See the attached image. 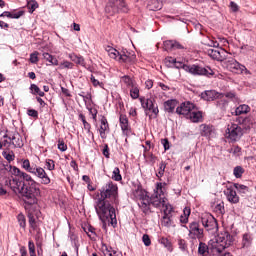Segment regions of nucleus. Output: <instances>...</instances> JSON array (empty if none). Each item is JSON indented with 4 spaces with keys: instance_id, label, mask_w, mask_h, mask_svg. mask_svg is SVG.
Returning a JSON list of instances; mask_svg holds the SVG:
<instances>
[{
    "instance_id": "6ab92c4d",
    "label": "nucleus",
    "mask_w": 256,
    "mask_h": 256,
    "mask_svg": "<svg viewBox=\"0 0 256 256\" xmlns=\"http://www.w3.org/2000/svg\"><path fill=\"white\" fill-rule=\"evenodd\" d=\"M223 97V93H219L215 90H206L201 93V98L204 101H215V99H221Z\"/></svg>"
},
{
    "instance_id": "bf43d9fd",
    "label": "nucleus",
    "mask_w": 256,
    "mask_h": 256,
    "mask_svg": "<svg viewBox=\"0 0 256 256\" xmlns=\"http://www.w3.org/2000/svg\"><path fill=\"white\" fill-rule=\"evenodd\" d=\"M83 230L88 234V237H91V235H89V233H92V235H96L95 234V227L87 224L83 227Z\"/></svg>"
},
{
    "instance_id": "e2e57ef3",
    "label": "nucleus",
    "mask_w": 256,
    "mask_h": 256,
    "mask_svg": "<svg viewBox=\"0 0 256 256\" xmlns=\"http://www.w3.org/2000/svg\"><path fill=\"white\" fill-rule=\"evenodd\" d=\"M174 67L176 69H183L184 71H187V68L186 67H189V65L187 64H184L183 62H180V61H177L174 62Z\"/></svg>"
},
{
    "instance_id": "5701e85b",
    "label": "nucleus",
    "mask_w": 256,
    "mask_h": 256,
    "mask_svg": "<svg viewBox=\"0 0 256 256\" xmlns=\"http://www.w3.org/2000/svg\"><path fill=\"white\" fill-rule=\"evenodd\" d=\"M201 135L202 137H207L208 139H211L215 137V128L213 126H209L207 124L201 125Z\"/></svg>"
},
{
    "instance_id": "6e6d98bb",
    "label": "nucleus",
    "mask_w": 256,
    "mask_h": 256,
    "mask_svg": "<svg viewBox=\"0 0 256 256\" xmlns=\"http://www.w3.org/2000/svg\"><path fill=\"white\" fill-rule=\"evenodd\" d=\"M38 8H39V3H37V1L28 2L29 13H33Z\"/></svg>"
},
{
    "instance_id": "5fc2aeb1",
    "label": "nucleus",
    "mask_w": 256,
    "mask_h": 256,
    "mask_svg": "<svg viewBox=\"0 0 256 256\" xmlns=\"http://www.w3.org/2000/svg\"><path fill=\"white\" fill-rule=\"evenodd\" d=\"M45 165H46V169H48V171H55V161L54 160L46 159Z\"/></svg>"
},
{
    "instance_id": "79ce46f5",
    "label": "nucleus",
    "mask_w": 256,
    "mask_h": 256,
    "mask_svg": "<svg viewBox=\"0 0 256 256\" xmlns=\"http://www.w3.org/2000/svg\"><path fill=\"white\" fill-rule=\"evenodd\" d=\"M165 169H167V163L165 161H161L158 172L156 173V177H158V179H161V177L165 175Z\"/></svg>"
},
{
    "instance_id": "9d476101",
    "label": "nucleus",
    "mask_w": 256,
    "mask_h": 256,
    "mask_svg": "<svg viewBox=\"0 0 256 256\" xmlns=\"http://www.w3.org/2000/svg\"><path fill=\"white\" fill-rule=\"evenodd\" d=\"M200 221L203 227L206 228V231H217L219 227L217 219H215V217H213L211 214H202Z\"/></svg>"
},
{
    "instance_id": "412c9836",
    "label": "nucleus",
    "mask_w": 256,
    "mask_h": 256,
    "mask_svg": "<svg viewBox=\"0 0 256 256\" xmlns=\"http://www.w3.org/2000/svg\"><path fill=\"white\" fill-rule=\"evenodd\" d=\"M225 245L215 242V240H210V255L222 256L221 253L225 250Z\"/></svg>"
},
{
    "instance_id": "13d9d810",
    "label": "nucleus",
    "mask_w": 256,
    "mask_h": 256,
    "mask_svg": "<svg viewBox=\"0 0 256 256\" xmlns=\"http://www.w3.org/2000/svg\"><path fill=\"white\" fill-rule=\"evenodd\" d=\"M130 96L133 99H139V88L132 86V88L130 89Z\"/></svg>"
},
{
    "instance_id": "f257e3e1",
    "label": "nucleus",
    "mask_w": 256,
    "mask_h": 256,
    "mask_svg": "<svg viewBox=\"0 0 256 256\" xmlns=\"http://www.w3.org/2000/svg\"><path fill=\"white\" fill-rule=\"evenodd\" d=\"M98 191L99 195L94 203L96 214L102 223L108 221L112 227H116L117 214L115 209H117L119 203H121L119 200V186L109 180L103 184Z\"/></svg>"
},
{
    "instance_id": "4d7b16f0",
    "label": "nucleus",
    "mask_w": 256,
    "mask_h": 256,
    "mask_svg": "<svg viewBox=\"0 0 256 256\" xmlns=\"http://www.w3.org/2000/svg\"><path fill=\"white\" fill-rule=\"evenodd\" d=\"M122 81L123 83H125V85H127L128 87H134L135 84L133 83V79H131V77L125 75L122 77Z\"/></svg>"
},
{
    "instance_id": "864d4df0",
    "label": "nucleus",
    "mask_w": 256,
    "mask_h": 256,
    "mask_svg": "<svg viewBox=\"0 0 256 256\" xmlns=\"http://www.w3.org/2000/svg\"><path fill=\"white\" fill-rule=\"evenodd\" d=\"M234 187L237 189V191L239 193H247L249 192V187H247L246 185L243 184H239V183H234Z\"/></svg>"
},
{
    "instance_id": "4be33fe9",
    "label": "nucleus",
    "mask_w": 256,
    "mask_h": 256,
    "mask_svg": "<svg viewBox=\"0 0 256 256\" xmlns=\"http://www.w3.org/2000/svg\"><path fill=\"white\" fill-rule=\"evenodd\" d=\"M146 3L148 11H159L163 8V0H141Z\"/></svg>"
},
{
    "instance_id": "a18cd8bd",
    "label": "nucleus",
    "mask_w": 256,
    "mask_h": 256,
    "mask_svg": "<svg viewBox=\"0 0 256 256\" xmlns=\"http://www.w3.org/2000/svg\"><path fill=\"white\" fill-rule=\"evenodd\" d=\"M2 156L8 163H11V161H15V153L13 151H3Z\"/></svg>"
},
{
    "instance_id": "bb28decb",
    "label": "nucleus",
    "mask_w": 256,
    "mask_h": 256,
    "mask_svg": "<svg viewBox=\"0 0 256 256\" xmlns=\"http://www.w3.org/2000/svg\"><path fill=\"white\" fill-rule=\"evenodd\" d=\"M223 53H225V50L220 49H208L207 50V54L209 55V57H211L212 59H215L216 61H223L224 57H223Z\"/></svg>"
},
{
    "instance_id": "0e129e2a",
    "label": "nucleus",
    "mask_w": 256,
    "mask_h": 256,
    "mask_svg": "<svg viewBox=\"0 0 256 256\" xmlns=\"http://www.w3.org/2000/svg\"><path fill=\"white\" fill-rule=\"evenodd\" d=\"M37 55H39L38 52H34L30 54V63H33V64L39 63V57Z\"/></svg>"
},
{
    "instance_id": "20e7f679",
    "label": "nucleus",
    "mask_w": 256,
    "mask_h": 256,
    "mask_svg": "<svg viewBox=\"0 0 256 256\" xmlns=\"http://www.w3.org/2000/svg\"><path fill=\"white\" fill-rule=\"evenodd\" d=\"M12 174L15 175V177H19L21 181H24L26 188H28L30 194L34 196V199L41 197V184L35 181L31 175L21 171L15 166L12 168Z\"/></svg>"
},
{
    "instance_id": "c85d7f7f",
    "label": "nucleus",
    "mask_w": 256,
    "mask_h": 256,
    "mask_svg": "<svg viewBox=\"0 0 256 256\" xmlns=\"http://www.w3.org/2000/svg\"><path fill=\"white\" fill-rule=\"evenodd\" d=\"M177 103L178 102L176 99L167 100L164 102V110L167 113H175V107H177Z\"/></svg>"
},
{
    "instance_id": "f8f14e48",
    "label": "nucleus",
    "mask_w": 256,
    "mask_h": 256,
    "mask_svg": "<svg viewBox=\"0 0 256 256\" xmlns=\"http://www.w3.org/2000/svg\"><path fill=\"white\" fill-rule=\"evenodd\" d=\"M140 103L145 110L146 115L147 111H149L154 115V119H157V116L159 115V107L155 106V103H153V100L151 98H140Z\"/></svg>"
},
{
    "instance_id": "4c0bfd02",
    "label": "nucleus",
    "mask_w": 256,
    "mask_h": 256,
    "mask_svg": "<svg viewBox=\"0 0 256 256\" xmlns=\"http://www.w3.org/2000/svg\"><path fill=\"white\" fill-rule=\"evenodd\" d=\"M191 215V208L185 207L183 209V215L180 216V223H189V216Z\"/></svg>"
},
{
    "instance_id": "603ef678",
    "label": "nucleus",
    "mask_w": 256,
    "mask_h": 256,
    "mask_svg": "<svg viewBox=\"0 0 256 256\" xmlns=\"http://www.w3.org/2000/svg\"><path fill=\"white\" fill-rule=\"evenodd\" d=\"M233 173H234V177H236V179H241V177H243V173H245V170L241 166H236L234 168Z\"/></svg>"
},
{
    "instance_id": "09e8293b",
    "label": "nucleus",
    "mask_w": 256,
    "mask_h": 256,
    "mask_svg": "<svg viewBox=\"0 0 256 256\" xmlns=\"http://www.w3.org/2000/svg\"><path fill=\"white\" fill-rule=\"evenodd\" d=\"M175 40H166L163 42L164 51H173Z\"/></svg>"
},
{
    "instance_id": "f03ea898",
    "label": "nucleus",
    "mask_w": 256,
    "mask_h": 256,
    "mask_svg": "<svg viewBox=\"0 0 256 256\" xmlns=\"http://www.w3.org/2000/svg\"><path fill=\"white\" fill-rule=\"evenodd\" d=\"M10 189L16 195H19L20 199L24 202L26 211H29L33 205H37L39 199L34 198L33 194L29 191V188L25 185V181L15 176L12 180H9Z\"/></svg>"
},
{
    "instance_id": "7c9ffc66",
    "label": "nucleus",
    "mask_w": 256,
    "mask_h": 256,
    "mask_svg": "<svg viewBox=\"0 0 256 256\" xmlns=\"http://www.w3.org/2000/svg\"><path fill=\"white\" fill-rule=\"evenodd\" d=\"M79 119L82 121L83 127L85 131H87V134L89 135V137H92V139H95V135L93 134V132H91V124L87 122V120L85 119V115L79 114Z\"/></svg>"
},
{
    "instance_id": "9b49d317",
    "label": "nucleus",
    "mask_w": 256,
    "mask_h": 256,
    "mask_svg": "<svg viewBox=\"0 0 256 256\" xmlns=\"http://www.w3.org/2000/svg\"><path fill=\"white\" fill-rule=\"evenodd\" d=\"M151 205L153 207H155L156 209H159V207H165V209H167V205L169 204H166L165 203V199H162L161 196H158V195H155V196H152V197H149L148 196V204H147V207H148V211H142L145 215H148V213H151Z\"/></svg>"
},
{
    "instance_id": "774afa93",
    "label": "nucleus",
    "mask_w": 256,
    "mask_h": 256,
    "mask_svg": "<svg viewBox=\"0 0 256 256\" xmlns=\"http://www.w3.org/2000/svg\"><path fill=\"white\" fill-rule=\"evenodd\" d=\"M178 245H179V249H181V251H187V242H185L184 239H180L178 241Z\"/></svg>"
},
{
    "instance_id": "680f3d73",
    "label": "nucleus",
    "mask_w": 256,
    "mask_h": 256,
    "mask_svg": "<svg viewBox=\"0 0 256 256\" xmlns=\"http://www.w3.org/2000/svg\"><path fill=\"white\" fill-rule=\"evenodd\" d=\"M59 69H73V63L69 61H63L60 63Z\"/></svg>"
},
{
    "instance_id": "58836bf2",
    "label": "nucleus",
    "mask_w": 256,
    "mask_h": 256,
    "mask_svg": "<svg viewBox=\"0 0 256 256\" xmlns=\"http://www.w3.org/2000/svg\"><path fill=\"white\" fill-rule=\"evenodd\" d=\"M43 59H45V61H48V63H51L52 65H59V60H57V58L47 52L43 53Z\"/></svg>"
},
{
    "instance_id": "aec40b11",
    "label": "nucleus",
    "mask_w": 256,
    "mask_h": 256,
    "mask_svg": "<svg viewBox=\"0 0 256 256\" xmlns=\"http://www.w3.org/2000/svg\"><path fill=\"white\" fill-rule=\"evenodd\" d=\"M119 123L123 135H129L131 133V126L129 125V118H127V115L120 114Z\"/></svg>"
},
{
    "instance_id": "a19ab883",
    "label": "nucleus",
    "mask_w": 256,
    "mask_h": 256,
    "mask_svg": "<svg viewBox=\"0 0 256 256\" xmlns=\"http://www.w3.org/2000/svg\"><path fill=\"white\" fill-rule=\"evenodd\" d=\"M159 244L163 245L167 249V251H170V253L173 251V244H171V241H169L167 238H160Z\"/></svg>"
},
{
    "instance_id": "052dcab7",
    "label": "nucleus",
    "mask_w": 256,
    "mask_h": 256,
    "mask_svg": "<svg viewBox=\"0 0 256 256\" xmlns=\"http://www.w3.org/2000/svg\"><path fill=\"white\" fill-rule=\"evenodd\" d=\"M90 81L94 87H101V89H103V82H99V80H97L95 76L91 75Z\"/></svg>"
},
{
    "instance_id": "a878e982",
    "label": "nucleus",
    "mask_w": 256,
    "mask_h": 256,
    "mask_svg": "<svg viewBox=\"0 0 256 256\" xmlns=\"http://www.w3.org/2000/svg\"><path fill=\"white\" fill-rule=\"evenodd\" d=\"M100 123H101L100 129H99L100 137L101 139H107V135L105 134V132L109 131V122L107 121V118L105 116H102Z\"/></svg>"
},
{
    "instance_id": "ea45409f",
    "label": "nucleus",
    "mask_w": 256,
    "mask_h": 256,
    "mask_svg": "<svg viewBox=\"0 0 256 256\" xmlns=\"http://www.w3.org/2000/svg\"><path fill=\"white\" fill-rule=\"evenodd\" d=\"M30 93L32 95H39V97H45V92L41 91V88H39V86L36 84L30 85Z\"/></svg>"
},
{
    "instance_id": "1a4fd4ad",
    "label": "nucleus",
    "mask_w": 256,
    "mask_h": 256,
    "mask_svg": "<svg viewBox=\"0 0 256 256\" xmlns=\"http://www.w3.org/2000/svg\"><path fill=\"white\" fill-rule=\"evenodd\" d=\"M188 231L190 239H198V241H202L203 237H205L204 230L197 221H193L189 224Z\"/></svg>"
},
{
    "instance_id": "6e6552de",
    "label": "nucleus",
    "mask_w": 256,
    "mask_h": 256,
    "mask_svg": "<svg viewBox=\"0 0 256 256\" xmlns=\"http://www.w3.org/2000/svg\"><path fill=\"white\" fill-rule=\"evenodd\" d=\"M186 73H190V75H194V76H202L204 75L205 77H210L215 75V72H213V70L210 67H201L199 65H188V67H186Z\"/></svg>"
},
{
    "instance_id": "2eb2a0df",
    "label": "nucleus",
    "mask_w": 256,
    "mask_h": 256,
    "mask_svg": "<svg viewBox=\"0 0 256 256\" xmlns=\"http://www.w3.org/2000/svg\"><path fill=\"white\" fill-rule=\"evenodd\" d=\"M214 241L220 245H224V247L227 249V247H231V243H233V236H231V234L227 231L221 232Z\"/></svg>"
},
{
    "instance_id": "49530a36",
    "label": "nucleus",
    "mask_w": 256,
    "mask_h": 256,
    "mask_svg": "<svg viewBox=\"0 0 256 256\" xmlns=\"http://www.w3.org/2000/svg\"><path fill=\"white\" fill-rule=\"evenodd\" d=\"M112 179L113 181H122L123 176H121V170H119V167H115L112 172Z\"/></svg>"
},
{
    "instance_id": "473e14b6",
    "label": "nucleus",
    "mask_w": 256,
    "mask_h": 256,
    "mask_svg": "<svg viewBox=\"0 0 256 256\" xmlns=\"http://www.w3.org/2000/svg\"><path fill=\"white\" fill-rule=\"evenodd\" d=\"M252 243H253V237H251V234L245 233L242 238L243 249H249Z\"/></svg>"
},
{
    "instance_id": "4468645a",
    "label": "nucleus",
    "mask_w": 256,
    "mask_h": 256,
    "mask_svg": "<svg viewBox=\"0 0 256 256\" xmlns=\"http://www.w3.org/2000/svg\"><path fill=\"white\" fill-rule=\"evenodd\" d=\"M3 139H9L15 149H21L23 147V137L19 132H10L9 134H4Z\"/></svg>"
},
{
    "instance_id": "a211bd4d",
    "label": "nucleus",
    "mask_w": 256,
    "mask_h": 256,
    "mask_svg": "<svg viewBox=\"0 0 256 256\" xmlns=\"http://www.w3.org/2000/svg\"><path fill=\"white\" fill-rule=\"evenodd\" d=\"M224 195L229 203L234 205L239 203V195H237V191H235L233 186L227 187L226 190H224Z\"/></svg>"
},
{
    "instance_id": "72a5a7b5",
    "label": "nucleus",
    "mask_w": 256,
    "mask_h": 256,
    "mask_svg": "<svg viewBox=\"0 0 256 256\" xmlns=\"http://www.w3.org/2000/svg\"><path fill=\"white\" fill-rule=\"evenodd\" d=\"M210 253V244L207 245L205 242L199 240L198 255H206Z\"/></svg>"
},
{
    "instance_id": "2f4dec72",
    "label": "nucleus",
    "mask_w": 256,
    "mask_h": 256,
    "mask_svg": "<svg viewBox=\"0 0 256 256\" xmlns=\"http://www.w3.org/2000/svg\"><path fill=\"white\" fill-rule=\"evenodd\" d=\"M187 119H190L192 123H199V121L203 119V113H201V111H191V113L188 114Z\"/></svg>"
},
{
    "instance_id": "e433bc0d",
    "label": "nucleus",
    "mask_w": 256,
    "mask_h": 256,
    "mask_svg": "<svg viewBox=\"0 0 256 256\" xmlns=\"http://www.w3.org/2000/svg\"><path fill=\"white\" fill-rule=\"evenodd\" d=\"M245 113H249V106L243 104V105L238 106L234 110V112H232V115H236V117H237L239 115H244Z\"/></svg>"
},
{
    "instance_id": "8fccbe9b",
    "label": "nucleus",
    "mask_w": 256,
    "mask_h": 256,
    "mask_svg": "<svg viewBox=\"0 0 256 256\" xmlns=\"http://www.w3.org/2000/svg\"><path fill=\"white\" fill-rule=\"evenodd\" d=\"M215 213L219 215H225V202H220L214 207Z\"/></svg>"
},
{
    "instance_id": "c9c22d12",
    "label": "nucleus",
    "mask_w": 256,
    "mask_h": 256,
    "mask_svg": "<svg viewBox=\"0 0 256 256\" xmlns=\"http://www.w3.org/2000/svg\"><path fill=\"white\" fill-rule=\"evenodd\" d=\"M69 59L76 63V65H81V67H85V58L83 56H77V54H69Z\"/></svg>"
},
{
    "instance_id": "b1692460",
    "label": "nucleus",
    "mask_w": 256,
    "mask_h": 256,
    "mask_svg": "<svg viewBox=\"0 0 256 256\" xmlns=\"http://www.w3.org/2000/svg\"><path fill=\"white\" fill-rule=\"evenodd\" d=\"M171 213H173V207L171 205H166L164 216L162 217V225H164V227H171V217H169Z\"/></svg>"
},
{
    "instance_id": "ddd939ff",
    "label": "nucleus",
    "mask_w": 256,
    "mask_h": 256,
    "mask_svg": "<svg viewBox=\"0 0 256 256\" xmlns=\"http://www.w3.org/2000/svg\"><path fill=\"white\" fill-rule=\"evenodd\" d=\"M227 66L230 69V71H232V73H244L245 75H250L251 72H249V70H247V67H245V65H242L241 63H239L237 60L230 58L227 61Z\"/></svg>"
},
{
    "instance_id": "dca6fc26",
    "label": "nucleus",
    "mask_w": 256,
    "mask_h": 256,
    "mask_svg": "<svg viewBox=\"0 0 256 256\" xmlns=\"http://www.w3.org/2000/svg\"><path fill=\"white\" fill-rule=\"evenodd\" d=\"M31 173L41 180L42 185H49L51 183V178H49L47 172L42 167L34 166V170Z\"/></svg>"
},
{
    "instance_id": "69168bd1",
    "label": "nucleus",
    "mask_w": 256,
    "mask_h": 256,
    "mask_svg": "<svg viewBox=\"0 0 256 256\" xmlns=\"http://www.w3.org/2000/svg\"><path fill=\"white\" fill-rule=\"evenodd\" d=\"M58 149L59 151H62V152L67 151V144H65V141L61 139L58 140Z\"/></svg>"
},
{
    "instance_id": "f3484780",
    "label": "nucleus",
    "mask_w": 256,
    "mask_h": 256,
    "mask_svg": "<svg viewBox=\"0 0 256 256\" xmlns=\"http://www.w3.org/2000/svg\"><path fill=\"white\" fill-rule=\"evenodd\" d=\"M193 109H195V104L191 102H184L176 108V113L178 115H184V117H188Z\"/></svg>"
},
{
    "instance_id": "c756f323",
    "label": "nucleus",
    "mask_w": 256,
    "mask_h": 256,
    "mask_svg": "<svg viewBox=\"0 0 256 256\" xmlns=\"http://www.w3.org/2000/svg\"><path fill=\"white\" fill-rule=\"evenodd\" d=\"M25 15V11L20 10L17 13H11L9 11H4L0 14V17H8V19H21Z\"/></svg>"
},
{
    "instance_id": "37998d69",
    "label": "nucleus",
    "mask_w": 256,
    "mask_h": 256,
    "mask_svg": "<svg viewBox=\"0 0 256 256\" xmlns=\"http://www.w3.org/2000/svg\"><path fill=\"white\" fill-rule=\"evenodd\" d=\"M217 109H220V111H227V107H229V101L225 99L218 100L216 102Z\"/></svg>"
},
{
    "instance_id": "c03bdc74",
    "label": "nucleus",
    "mask_w": 256,
    "mask_h": 256,
    "mask_svg": "<svg viewBox=\"0 0 256 256\" xmlns=\"http://www.w3.org/2000/svg\"><path fill=\"white\" fill-rule=\"evenodd\" d=\"M22 167L25 169V171H27L28 173H33V171H35V165L31 166V162L29 161V159H25L22 162Z\"/></svg>"
},
{
    "instance_id": "0eeeda50",
    "label": "nucleus",
    "mask_w": 256,
    "mask_h": 256,
    "mask_svg": "<svg viewBox=\"0 0 256 256\" xmlns=\"http://www.w3.org/2000/svg\"><path fill=\"white\" fill-rule=\"evenodd\" d=\"M133 195L136 197V199H139L140 202H138V207L141 209V211H149V207H147L149 204V195L147 194V191L143 190L141 185L137 186V188L133 191Z\"/></svg>"
},
{
    "instance_id": "423d86ee",
    "label": "nucleus",
    "mask_w": 256,
    "mask_h": 256,
    "mask_svg": "<svg viewBox=\"0 0 256 256\" xmlns=\"http://www.w3.org/2000/svg\"><path fill=\"white\" fill-rule=\"evenodd\" d=\"M243 133V128H241V126L231 123L227 126L225 137L230 140V143H237V141H241Z\"/></svg>"
},
{
    "instance_id": "338daca9",
    "label": "nucleus",
    "mask_w": 256,
    "mask_h": 256,
    "mask_svg": "<svg viewBox=\"0 0 256 256\" xmlns=\"http://www.w3.org/2000/svg\"><path fill=\"white\" fill-rule=\"evenodd\" d=\"M27 115H29V117H33L34 119H37L39 117V112L35 109H28Z\"/></svg>"
},
{
    "instance_id": "393cba45",
    "label": "nucleus",
    "mask_w": 256,
    "mask_h": 256,
    "mask_svg": "<svg viewBox=\"0 0 256 256\" xmlns=\"http://www.w3.org/2000/svg\"><path fill=\"white\" fill-rule=\"evenodd\" d=\"M101 251L103 256H123V253L113 250V248L111 246H107V244H102Z\"/></svg>"
},
{
    "instance_id": "7ed1b4c3",
    "label": "nucleus",
    "mask_w": 256,
    "mask_h": 256,
    "mask_svg": "<svg viewBox=\"0 0 256 256\" xmlns=\"http://www.w3.org/2000/svg\"><path fill=\"white\" fill-rule=\"evenodd\" d=\"M12 174L15 175V177H19L21 181H24L26 188H28L30 194L34 196V199L41 197V184L35 181L31 175L21 171L15 166L12 168Z\"/></svg>"
},
{
    "instance_id": "3c124183",
    "label": "nucleus",
    "mask_w": 256,
    "mask_h": 256,
    "mask_svg": "<svg viewBox=\"0 0 256 256\" xmlns=\"http://www.w3.org/2000/svg\"><path fill=\"white\" fill-rule=\"evenodd\" d=\"M70 241L76 249V253H79V238L75 234H70Z\"/></svg>"
},
{
    "instance_id": "de8ad7c7",
    "label": "nucleus",
    "mask_w": 256,
    "mask_h": 256,
    "mask_svg": "<svg viewBox=\"0 0 256 256\" xmlns=\"http://www.w3.org/2000/svg\"><path fill=\"white\" fill-rule=\"evenodd\" d=\"M17 221L22 229H25V227H27V219L25 218V215L23 213L18 214Z\"/></svg>"
},
{
    "instance_id": "39448f33",
    "label": "nucleus",
    "mask_w": 256,
    "mask_h": 256,
    "mask_svg": "<svg viewBox=\"0 0 256 256\" xmlns=\"http://www.w3.org/2000/svg\"><path fill=\"white\" fill-rule=\"evenodd\" d=\"M106 51L111 59H116L119 63H135V59H137L135 52H129L127 49L119 52L117 49L107 46Z\"/></svg>"
},
{
    "instance_id": "f704fd0d",
    "label": "nucleus",
    "mask_w": 256,
    "mask_h": 256,
    "mask_svg": "<svg viewBox=\"0 0 256 256\" xmlns=\"http://www.w3.org/2000/svg\"><path fill=\"white\" fill-rule=\"evenodd\" d=\"M114 7H116L118 11H122V13H127V11H129V8H127L125 0H115Z\"/></svg>"
},
{
    "instance_id": "cd10ccee",
    "label": "nucleus",
    "mask_w": 256,
    "mask_h": 256,
    "mask_svg": "<svg viewBox=\"0 0 256 256\" xmlns=\"http://www.w3.org/2000/svg\"><path fill=\"white\" fill-rule=\"evenodd\" d=\"M27 217H28V223H29L30 229H32V231L39 232L40 231L39 222H37V220L35 219V215H33V213L31 212H28Z\"/></svg>"
}]
</instances>
